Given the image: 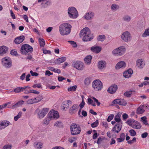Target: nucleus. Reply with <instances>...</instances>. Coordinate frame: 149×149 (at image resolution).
Masks as SVG:
<instances>
[{"label": "nucleus", "mask_w": 149, "mask_h": 149, "mask_svg": "<svg viewBox=\"0 0 149 149\" xmlns=\"http://www.w3.org/2000/svg\"><path fill=\"white\" fill-rule=\"evenodd\" d=\"M80 37H83V40L84 41H88L93 39L92 34L90 29L87 27L82 29L80 33Z\"/></svg>", "instance_id": "1"}, {"label": "nucleus", "mask_w": 149, "mask_h": 149, "mask_svg": "<svg viewBox=\"0 0 149 149\" xmlns=\"http://www.w3.org/2000/svg\"><path fill=\"white\" fill-rule=\"evenodd\" d=\"M126 52V48L124 46H120L114 49L112 52V54L115 56H121L123 55Z\"/></svg>", "instance_id": "2"}, {"label": "nucleus", "mask_w": 149, "mask_h": 149, "mask_svg": "<svg viewBox=\"0 0 149 149\" xmlns=\"http://www.w3.org/2000/svg\"><path fill=\"white\" fill-rule=\"evenodd\" d=\"M68 13L70 17L75 19L79 16L78 12L77 9L74 7H69L68 10Z\"/></svg>", "instance_id": "3"}, {"label": "nucleus", "mask_w": 149, "mask_h": 149, "mask_svg": "<svg viewBox=\"0 0 149 149\" xmlns=\"http://www.w3.org/2000/svg\"><path fill=\"white\" fill-rule=\"evenodd\" d=\"M70 130L72 135L79 134L81 132V128L79 126L75 123H72L70 125Z\"/></svg>", "instance_id": "4"}, {"label": "nucleus", "mask_w": 149, "mask_h": 149, "mask_svg": "<svg viewBox=\"0 0 149 149\" xmlns=\"http://www.w3.org/2000/svg\"><path fill=\"white\" fill-rule=\"evenodd\" d=\"M92 87L95 91H100L103 88V85L102 82L99 79L94 80L92 83Z\"/></svg>", "instance_id": "5"}, {"label": "nucleus", "mask_w": 149, "mask_h": 149, "mask_svg": "<svg viewBox=\"0 0 149 149\" xmlns=\"http://www.w3.org/2000/svg\"><path fill=\"white\" fill-rule=\"evenodd\" d=\"M12 61L10 58L5 57L1 59V64L6 68H10L12 66Z\"/></svg>", "instance_id": "6"}, {"label": "nucleus", "mask_w": 149, "mask_h": 149, "mask_svg": "<svg viewBox=\"0 0 149 149\" xmlns=\"http://www.w3.org/2000/svg\"><path fill=\"white\" fill-rule=\"evenodd\" d=\"M122 40L125 42H130L132 39V36L130 33L128 31L123 32L120 36Z\"/></svg>", "instance_id": "7"}, {"label": "nucleus", "mask_w": 149, "mask_h": 149, "mask_svg": "<svg viewBox=\"0 0 149 149\" xmlns=\"http://www.w3.org/2000/svg\"><path fill=\"white\" fill-rule=\"evenodd\" d=\"M33 47L27 44L23 45L21 47L20 51L21 53L23 55H26L27 53L33 51Z\"/></svg>", "instance_id": "8"}, {"label": "nucleus", "mask_w": 149, "mask_h": 149, "mask_svg": "<svg viewBox=\"0 0 149 149\" xmlns=\"http://www.w3.org/2000/svg\"><path fill=\"white\" fill-rule=\"evenodd\" d=\"M49 110L48 108H43L41 111L40 109H37L35 111V113H37L38 117L40 119L43 118L45 116Z\"/></svg>", "instance_id": "9"}, {"label": "nucleus", "mask_w": 149, "mask_h": 149, "mask_svg": "<svg viewBox=\"0 0 149 149\" xmlns=\"http://www.w3.org/2000/svg\"><path fill=\"white\" fill-rule=\"evenodd\" d=\"M72 66L76 69L80 71L83 70L85 68L84 63L82 62L79 61L74 62L72 64Z\"/></svg>", "instance_id": "10"}, {"label": "nucleus", "mask_w": 149, "mask_h": 149, "mask_svg": "<svg viewBox=\"0 0 149 149\" xmlns=\"http://www.w3.org/2000/svg\"><path fill=\"white\" fill-rule=\"evenodd\" d=\"M87 103L89 105H91L93 107L96 106L95 103L98 106H100V103L98 102V100L94 97H91V98H88L87 99Z\"/></svg>", "instance_id": "11"}, {"label": "nucleus", "mask_w": 149, "mask_h": 149, "mask_svg": "<svg viewBox=\"0 0 149 149\" xmlns=\"http://www.w3.org/2000/svg\"><path fill=\"white\" fill-rule=\"evenodd\" d=\"M136 64L137 68L139 69L143 68L146 65L145 61L142 58L138 59L136 61Z\"/></svg>", "instance_id": "12"}, {"label": "nucleus", "mask_w": 149, "mask_h": 149, "mask_svg": "<svg viewBox=\"0 0 149 149\" xmlns=\"http://www.w3.org/2000/svg\"><path fill=\"white\" fill-rule=\"evenodd\" d=\"M94 16V13L92 11H89L85 14L83 17L84 19L87 20H90L92 19Z\"/></svg>", "instance_id": "13"}, {"label": "nucleus", "mask_w": 149, "mask_h": 149, "mask_svg": "<svg viewBox=\"0 0 149 149\" xmlns=\"http://www.w3.org/2000/svg\"><path fill=\"white\" fill-rule=\"evenodd\" d=\"M106 66L107 63L105 61H100L97 63V67L99 70L104 69L106 68Z\"/></svg>", "instance_id": "14"}, {"label": "nucleus", "mask_w": 149, "mask_h": 149, "mask_svg": "<svg viewBox=\"0 0 149 149\" xmlns=\"http://www.w3.org/2000/svg\"><path fill=\"white\" fill-rule=\"evenodd\" d=\"M48 116L51 119L52 118H58L59 117V115L58 111L53 110L49 112L48 114Z\"/></svg>", "instance_id": "15"}, {"label": "nucleus", "mask_w": 149, "mask_h": 149, "mask_svg": "<svg viewBox=\"0 0 149 149\" xmlns=\"http://www.w3.org/2000/svg\"><path fill=\"white\" fill-rule=\"evenodd\" d=\"M79 108V105L78 104H73L70 109V113L71 114L75 113L77 111Z\"/></svg>", "instance_id": "16"}, {"label": "nucleus", "mask_w": 149, "mask_h": 149, "mask_svg": "<svg viewBox=\"0 0 149 149\" xmlns=\"http://www.w3.org/2000/svg\"><path fill=\"white\" fill-rule=\"evenodd\" d=\"M118 89L117 86L114 84L111 86L108 89L107 91L108 92L111 94L115 93Z\"/></svg>", "instance_id": "17"}, {"label": "nucleus", "mask_w": 149, "mask_h": 149, "mask_svg": "<svg viewBox=\"0 0 149 149\" xmlns=\"http://www.w3.org/2000/svg\"><path fill=\"white\" fill-rule=\"evenodd\" d=\"M126 63L125 61H121L117 63L116 66V68L117 69H119L120 68L123 69L126 67Z\"/></svg>", "instance_id": "18"}, {"label": "nucleus", "mask_w": 149, "mask_h": 149, "mask_svg": "<svg viewBox=\"0 0 149 149\" xmlns=\"http://www.w3.org/2000/svg\"><path fill=\"white\" fill-rule=\"evenodd\" d=\"M114 104H117L120 105L125 106L127 104L126 101L123 99H117L114 100L113 102Z\"/></svg>", "instance_id": "19"}, {"label": "nucleus", "mask_w": 149, "mask_h": 149, "mask_svg": "<svg viewBox=\"0 0 149 149\" xmlns=\"http://www.w3.org/2000/svg\"><path fill=\"white\" fill-rule=\"evenodd\" d=\"M133 73V71L132 69H129L123 73V75L125 78H128L131 76Z\"/></svg>", "instance_id": "20"}, {"label": "nucleus", "mask_w": 149, "mask_h": 149, "mask_svg": "<svg viewBox=\"0 0 149 149\" xmlns=\"http://www.w3.org/2000/svg\"><path fill=\"white\" fill-rule=\"evenodd\" d=\"M25 37L21 36L15 38L14 40L15 43L16 44H19L22 43L24 40Z\"/></svg>", "instance_id": "21"}, {"label": "nucleus", "mask_w": 149, "mask_h": 149, "mask_svg": "<svg viewBox=\"0 0 149 149\" xmlns=\"http://www.w3.org/2000/svg\"><path fill=\"white\" fill-rule=\"evenodd\" d=\"M8 48L4 45L0 47V56H2L5 54L8 50Z\"/></svg>", "instance_id": "22"}, {"label": "nucleus", "mask_w": 149, "mask_h": 149, "mask_svg": "<svg viewBox=\"0 0 149 149\" xmlns=\"http://www.w3.org/2000/svg\"><path fill=\"white\" fill-rule=\"evenodd\" d=\"M121 127H122L121 124L120 123L117 124L113 128L112 130L113 132L118 133L121 130Z\"/></svg>", "instance_id": "23"}, {"label": "nucleus", "mask_w": 149, "mask_h": 149, "mask_svg": "<svg viewBox=\"0 0 149 149\" xmlns=\"http://www.w3.org/2000/svg\"><path fill=\"white\" fill-rule=\"evenodd\" d=\"M91 50L92 52L97 53L101 51V48L100 47L94 46L91 48Z\"/></svg>", "instance_id": "24"}, {"label": "nucleus", "mask_w": 149, "mask_h": 149, "mask_svg": "<svg viewBox=\"0 0 149 149\" xmlns=\"http://www.w3.org/2000/svg\"><path fill=\"white\" fill-rule=\"evenodd\" d=\"M65 24L64 23L61 24L59 28V30L61 35H65Z\"/></svg>", "instance_id": "25"}, {"label": "nucleus", "mask_w": 149, "mask_h": 149, "mask_svg": "<svg viewBox=\"0 0 149 149\" xmlns=\"http://www.w3.org/2000/svg\"><path fill=\"white\" fill-rule=\"evenodd\" d=\"M72 28L71 25L69 24L66 23V35L70 33Z\"/></svg>", "instance_id": "26"}, {"label": "nucleus", "mask_w": 149, "mask_h": 149, "mask_svg": "<svg viewBox=\"0 0 149 149\" xmlns=\"http://www.w3.org/2000/svg\"><path fill=\"white\" fill-rule=\"evenodd\" d=\"M92 57L91 55L86 56L84 59L85 63L87 64H89L91 62Z\"/></svg>", "instance_id": "27"}, {"label": "nucleus", "mask_w": 149, "mask_h": 149, "mask_svg": "<svg viewBox=\"0 0 149 149\" xmlns=\"http://www.w3.org/2000/svg\"><path fill=\"white\" fill-rule=\"evenodd\" d=\"M119 6L116 3L112 4L111 6V10L113 11H117L119 9Z\"/></svg>", "instance_id": "28"}, {"label": "nucleus", "mask_w": 149, "mask_h": 149, "mask_svg": "<svg viewBox=\"0 0 149 149\" xmlns=\"http://www.w3.org/2000/svg\"><path fill=\"white\" fill-rule=\"evenodd\" d=\"M24 102V101L23 100H20L17 102L15 104L12 106L13 109H15L20 106L23 104Z\"/></svg>", "instance_id": "29"}, {"label": "nucleus", "mask_w": 149, "mask_h": 149, "mask_svg": "<svg viewBox=\"0 0 149 149\" xmlns=\"http://www.w3.org/2000/svg\"><path fill=\"white\" fill-rule=\"evenodd\" d=\"M120 114L118 113L115 116L114 118V120L116 122H117L120 124L121 121V119L120 118Z\"/></svg>", "instance_id": "30"}, {"label": "nucleus", "mask_w": 149, "mask_h": 149, "mask_svg": "<svg viewBox=\"0 0 149 149\" xmlns=\"http://www.w3.org/2000/svg\"><path fill=\"white\" fill-rule=\"evenodd\" d=\"M91 81L92 80L91 77H87L84 80V84L85 86H88L91 84Z\"/></svg>", "instance_id": "31"}, {"label": "nucleus", "mask_w": 149, "mask_h": 149, "mask_svg": "<svg viewBox=\"0 0 149 149\" xmlns=\"http://www.w3.org/2000/svg\"><path fill=\"white\" fill-rule=\"evenodd\" d=\"M135 93V91L134 90H130L127 91L124 94L125 96L127 97H130L132 95L134 94Z\"/></svg>", "instance_id": "32"}, {"label": "nucleus", "mask_w": 149, "mask_h": 149, "mask_svg": "<svg viewBox=\"0 0 149 149\" xmlns=\"http://www.w3.org/2000/svg\"><path fill=\"white\" fill-rule=\"evenodd\" d=\"M136 121L134 119H130L128 120L126 123L129 126L133 128V126H134Z\"/></svg>", "instance_id": "33"}, {"label": "nucleus", "mask_w": 149, "mask_h": 149, "mask_svg": "<svg viewBox=\"0 0 149 149\" xmlns=\"http://www.w3.org/2000/svg\"><path fill=\"white\" fill-rule=\"evenodd\" d=\"M144 105H141L138 108L136 112L138 114H142L144 112L145 110L143 109Z\"/></svg>", "instance_id": "34"}, {"label": "nucleus", "mask_w": 149, "mask_h": 149, "mask_svg": "<svg viewBox=\"0 0 149 149\" xmlns=\"http://www.w3.org/2000/svg\"><path fill=\"white\" fill-rule=\"evenodd\" d=\"M125 134L123 133H122L120 136V138L117 139V141L118 142H122L125 140Z\"/></svg>", "instance_id": "35"}, {"label": "nucleus", "mask_w": 149, "mask_h": 149, "mask_svg": "<svg viewBox=\"0 0 149 149\" xmlns=\"http://www.w3.org/2000/svg\"><path fill=\"white\" fill-rule=\"evenodd\" d=\"M65 60V58L64 57H62L58 58L55 61V63L58 64L63 62Z\"/></svg>", "instance_id": "36"}, {"label": "nucleus", "mask_w": 149, "mask_h": 149, "mask_svg": "<svg viewBox=\"0 0 149 149\" xmlns=\"http://www.w3.org/2000/svg\"><path fill=\"white\" fill-rule=\"evenodd\" d=\"M26 88L24 87H19L15 88L14 90V92L16 93H17L23 91L24 89Z\"/></svg>", "instance_id": "37"}, {"label": "nucleus", "mask_w": 149, "mask_h": 149, "mask_svg": "<svg viewBox=\"0 0 149 149\" xmlns=\"http://www.w3.org/2000/svg\"><path fill=\"white\" fill-rule=\"evenodd\" d=\"M24 87H26V88L24 89L25 90L24 93L25 94H28L30 93H31L32 90L30 87L26 86H24Z\"/></svg>", "instance_id": "38"}, {"label": "nucleus", "mask_w": 149, "mask_h": 149, "mask_svg": "<svg viewBox=\"0 0 149 149\" xmlns=\"http://www.w3.org/2000/svg\"><path fill=\"white\" fill-rule=\"evenodd\" d=\"M141 124L139 122L136 121L134 126H133V128L139 129L141 128Z\"/></svg>", "instance_id": "39"}, {"label": "nucleus", "mask_w": 149, "mask_h": 149, "mask_svg": "<svg viewBox=\"0 0 149 149\" xmlns=\"http://www.w3.org/2000/svg\"><path fill=\"white\" fill-rule=\"evenodd\" d=\"M142 36L143 37L149 36V28L145 29L144 33L142 34Z\"/></svg>", "instance_id": "40"}, {"label": "nucleus", "mask_w": 149, "mask_h": 149, "mask_svg": "<svg viewBox=\"0 0 149 149\" xmlns=\"http://www.w3.org/2000/svg\"><path fill=\"white\" fill-rule=\"evenodd\" d=\"M106 38L105 36L104 35H100L97 38V40L99 41H103Z\"/></svg>", "instance_id": "41"}, {"label": "nucleus", "mask_w": 149, "mask_h": 149, "mask_svg": "<svg viewBox=\"0 0 149 149\" xmlns=\"http://www.w3.org/2000/svg\"><path fill=\"white\" fill-rule=\"evenodd\" d=\"M38 41L40 47H43L45 44L44 40L43 38H40L38 39Z\"/></svg>", "instance_id": "42"}, {"label": "nucleus", "mask_w": 149, "mask_h": 149, "mask_svg": "<svg viewBox=\"0 0 149 149\" xmlns=\"http://www.w3.org/2000/svg\"><path fill=\"white\" fill-rule=\"evenodd\" d=\"M42 99V97L41 95H39L34 98V100H35V103H37L40 102Z\"/></svg>", "instance_id": "43"}, {"label": "nucleus", "mask_w": 149, "mask_h": 149, "mask_svg": "<svg viewBox=\"0 0 149 149\" xmlns=\"http://www.w3.org/2000/svg\"><path fill=\"white\" fill-rule=\"evenodd\" d=\"M141 121L142 123L145 125H148V124L147 123V118L145 116H143L141 117Z\"/></svg>", "instance_id": "44"}, {"label": "nucleus", "mask_w": 149, "mask_h": 149, "mask_svg": "<svg viewBox=\"0 0 149 149\" xmlns=\"http://www.w3.org/2000/svg\"><path fill=\"white\" fill-rule=\"evenodd\" d=\"M42 143L41 142H38L37 143H35L34 146L36 148L40 149L42 147Z\"/></svg>", "instance_id": "45"}, {"label": "nucleus", "mask_w": 149, "mask_h": 149, "mask_svg": "<svg viewBox=\"0 0 149 149\" xmlns=\"http://www.w3.org/2000/svg\"><path fill=\"white\" fill-rule=\"evenodd\" d=\"M51 118L48 116L47 117L45 118L43 120L44 123L46 125L49 124V121L51 120Z\"/></svg>", "instance_id": "46"}, {"label": "nucleus", "mask_w": 149, "mask_h": 149, "mask_svg": "<svg viewBox=\"0 0 149 149\" xmlns=\"http://www.w3.org/2000/svg\"><path fill=\"white\" fill-rule=\"evenodd\" d=\"M131 19V17L128 15H125L123 17V20L127 22H129Z\"/></svg>", "instance_id": "47"}, {"label": "nucleus", "mask_w": 149, "mask_h": 149, "mask_svg": "<svg viewBox=\"0 0 149 149\" xmlns=\"http://www.w3.org/2000/svg\"><path fill=\"white\" fill-rule=\"evenodd\" d=\"M77 87V85L70 86L68 88V90L69 92L75 91L76 90Z\"/></svg>", "instance_id": "48"}, {"label": "nucleus", "mask_w": 149, "mask_h": 149, "mask_svg": "<svg viewBox=\"0 0 149 149\" xmlns=\"http://www.w3.org/2000/svg\"><path fill=\"white\" fill-rule=\"evenodd\" d=\"M2 124L3 125V127L5 128L6 127L8 126L10 123L8 121H3L1 122Z\"/></svg>", "instance_id": "49"}, {"label": "nucleus", "mask_w": 149, "mask_h": 149, "mask_svg": "<svg viewBox=\"0 0 149 149\" xmlns=\"http://www.w3.org/2000/svg\"><path fill=\"white\" fill-rule=\"evenodd\" d=\"M32 87L33 88H35L36 87L39 88H42V86L41 85V83H38V84H34L33 86Z\"/></svg>", "instance_id": "50"}, {"label": "nucleus", "mask_w": 149, "mask_h": 149, "mask_svg": "<svg viewBox=\"0 0 149 149\" xmlns=\"http://www.w3.org/2000/svg\"><path fill=\"white\" fill-rule=\"evenodd\" d=\"M22 114V112H19L17 115L14 117V120L15 121H17V120L18 119L20 118L21 115Z\"/></svg>", "instance_id": "51"}, {"label": "nucleus", "mask_w": 149, "mask_h": 149, "mask_svg": "<svg viewBox=\"0 0 149 149\" xmlns=\"http://www.w3.org/2000/svg\"><path fill=\"white\" fill-rule=\"evenodd\" d=\"M27 102L28 104H32L35 103V100H34V98L29 99L27 100Z\"/></svg>", "instance_id": "52"}, {"label": "nucleus", "mask_w": 149, "mask_h": 149, "mask_svg": "<svg viewBox=\"0 0 149 149\" xmlns=\"http://www.w3.org/2000/svg\"><path fill=\"white\" fill-rule=\"evenodd\" d=\"M68 42L70 43V44L72 47H77V44H76V42H75L74 41H68Z\"/></svg>", "instance_id": "53"}, {"label": "nucleus", "mask_w": 149, "mask_h": 149, "mask_svg": "<svg viewBox=\"0 0 149 149\" xmlns=\"http://www.w3.org/2000/svg\"><path fill=\"white\" fill-rule=\"evenodd\" d=\"M63 125L61 122H57L54 124V126L56 127H62Z\"/></svg>", "instance_id": "54"}, {"label": "nucleus", "mask_w": 149, "mask_h": 149, "mask_svg": "<svg viewBox=\"0 0 149 149\" xmlns=\"http://www.w3.org/2000/svg\"><path fill=\"white\" fill-rule=\"evenodd\" d=\"M98 121L97 120L95 122L91 124V126L92 127H96L98 125Z\"/></svg>", "instance_id": "55"}, {"label": "nucleus", "mask_w": 149, "mask_h": 149, "mask_svg": "<svg viewBox=\"0 0 149 149\" xmlns=\"http://www.w3.org/2000/svg\"><path fill=\"white\" fill-rule=\"evenodd\" d=\"M129 132L131 136H134L136 135V132L134 130H131L129 131Z\"/></svg>", "instance_id": "56"}, {"label": "nucleus", "mask_w": 149, "mask_h": 149, "mask_svg": "<svg viewBox=\"0 0 149 149\" xmlns=\"http://www.w3.org/2000/svg\"><path fill=\"white\" fill-rule=\"evenodd\" d=\"M136 141V138L134 137L133 138L132 140H130L127 141V143L129 144H132L134 142H135Z\"/></svg>", "instance_id": "57"}, {"label": "nucleus", "mask_w": 149, "mask_h": 149, "mask_svg": "<svg viewBox=\"0 0 149 149\" xmlns=\"http://www.w3.org/2000/svg\"><path fill=\"white\" fill-rule=\"evenodd\" d=\"M85 103L84 99H83L81 102L79 104V109H82L85 105Z\"/></svg>", "instance_id": "58"}, {"label": "nucleus", "mask_w": 149, "mask_h": 149, "mask_svg": "<svg viewBox=\"0 0 149 149\" xmlns=\"http://www.w3.org/2000/svg\"><path fill=\"white\" fill-rule=\"evenodd\" d=\"M10 54L12 55L16 56L17 54V52L16 50L13 49L11 51Z\"/></svg>", "instance_id": "59"}, {"label": "nucleus", "mask_w": 149, "mask_h": 149, "mask_svg": "<svg viewBox=\"0 0 149 149\" xmlns=\"http://www.w3.org/2000/svg\"><path fill=\"white\" fill-rule=\"evenodd\" d=\"M114 115L113 114H111L108 117V118L107 119V121L108 122H110L111 120L113 118Z\"/></svg>", "instance_id": "60"}, {"label": "nucleus", "mask_w": 149, "mask_h": 149, "mask_svg": "<svg viewBox=\"0 0 149 149\" xmlns=\"http://www.w3.org/2000/svg\"><path fill=\"white\" fill-rule=\"evenodd\" d=\"M11 146L9 145H5L3 147V149H11Z\"/></svg>", "instance_id": "61"}, {"label": "nucleus", "mask_w": 149, "mask_h": 149, "mask_svg": "<svg viewBox=\"0 0 149 149\" xmlns=\"http://www.w3.org/2000/svg\"><path fill=\"white\" fill-rule=\"evenodd\" d=\"M67 104H66V108L69 107V105H70L72 104V101L70 100H68L67 101Z\"/></svg>", "instance_id": "62"}, {"label": "nucleus", "mask_w": 149, "mask_h": 149, "mask_svg": "<svg viewBox=\"0 0 149 149\" xmlns=\"http://www.w3.org/2000/svg\"><path fill=\"white\" fill-rule=\"evenodd\" d=\"M148 133L145 132L141 134V136L142 138H145L148 136Z\"/></svg>", "instance_id": "63"}, {"label": "nucleus", "mask_w": 149, "mask_h": 149, "mask_svg": "<svg viewBox=\"0 0 149 149\" xmlns=\"http://www.w3.org/2000/svg\"><path fill=\"white\" fill-rule=\"evenodd\" d=\"M26 76V73H23L21 76L20 77V79L22 81H23L24 80Z\"/></svg>", "instance_id": "64"}]
</instances>
